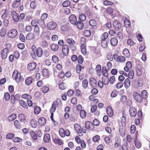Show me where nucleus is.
Here are the masks:
<instances>
[{
	"label": "nucleus",
	"instance_id": "f257e3e1",
	"mask_svg": "<svg viewBox=\"0 0 150 150\" xmlns=\"http://www.w3.org/2000/svg\"><path fill=\"white\" fill-rule=\"evenodd\" d=\"M133 96L134 100L138 102L141 103L143 100L142 98L141 95L138 93L134 92L133 94Z\"/></svg>",
	"mask_w": 150,
	"mask_h": 150
},
{
	"label": "nucleus",
	"instance_id": "f03ea898",
	"mask_svg": "<svg viewBox=\"0 0 150 150\" xmlns=\"http://www.w3.org/2000/svg\"><path fill=\"white\" fill-rule=\"evenodd\" d=\"M17 34L18 32L16 29H12L9 31L8 35L10 38H13L17 36Z\"/></svg>",
	"mask_w": 150,
	"mask_h": 150
},
{
	"label": "nucleus",
	"instance_id": "7ed1b4c3",
	"mask_svg": "<svg viewBox=\"0 0 150 150\" xmlns=\"http://www.w3.org/2000/svg\"><path fill=\"white\" fill-rule=\"evenodd\" d=\"M47 27L49 30H53L56 28L57 24L54 22L51 21L47 23Z\"/></svg>",
	"mask_w": 150,
	"mask_h": 150
},
{
	"label": "nucleus",
	"instance_id": "20e7f679",
	"mask_svg": "<svg viewBox=\"0 0 150 150\" xmlns=\"http://www.w3.org/2000/svg\"><path fill=\"white\" fill-rule=\"evenodd\" d=\"M20 96L18 94H16L15 96L12 95L11 97V103L14 104L16 101H18L20 99Z\"/></svg>",
	"mask_w": 150,
	"mask_h": 150
},
{
	"label": "nucleus",
	"instance_id": "39448f33",
	"mask_svg": "<svg viewBox=\"0 0 150 150\" xmlns=\"http://www.w3.org/2000/svg\"><path fill=\"white\" fill-rule=\"evenodd\" d=\"M12 77L16 81H19L21 79V74L18 73L17 70H15L13 74Z\"/></svg>",
	"mask_w": 150,
	"mask_h": 150
},
{
	"label": "nucleus",
	"instance_id": "423d86ee",
	"mask_svg": "<svg viewBox=\"0 0 150 150\" xmlns=\"http://www.w3.org/2000/svg\"><path fill=\"white\" fill-rule=\"evenodd\" d=\"M69 20L70 23L73 25L76 24L77 22L76 17L74 14L70 15L69 18Z\"/></svg>",
	"mask_w": 150,
	"mask_h": 150
},
{
	"label": "nucleus",
	"instance_id": "0eeeda50",
	"mask_svg": "<svg viewBox=\"0 0 150 150\" xmlns=\"http://www.w3.org/2000/svg\"><path fill=\"white\" fill-rule=\"evenodd\" d=\"M8 51L9 49L8 48H5L2 50L1 54L2 59H5L7 58Z\"/></svg>",
	"mask_w": 150,
	"mask_h": 150
},
{
	"label": "nucleus",
	"instance_id": "6e6552de",
	"mask_svg": "<svg viewBox=\"0 0 150 150\" xmlns=\"http://www.w3.org/2000/svg\"><path fill=\"white\" fill-rule=\"evenodd\" d=\"M62 51L63 54L64 55H67L69 52L68 46L67 45H64L62 47Z\"/></svg>",
	"mask_w": 150,
	"mask_h": 150
},
{
	"label": "nucleus",
	"instance_id": "1a4fd4ad",
	"mask_svg": "<svg viewBox=\"0 0 150 150\" xmlns=\"http://www.w3.org/2000/svg\"><path fill=\"white\" fill-rule=\"evenodd\" d=\"M129 112L130 116L132 117H135L137 114L136 109L133 107H131L130 108Z\"/></svg>",
	"mask_w": 150,
	"mask_h": 150
},
{
	"label": "nucleus",
	"instance_id": "9d476101",
	"mask_svg": "<svg viewBox=\"0 0 150 150\" xmlns=\"http://www.w3.org/2000/svg\"><path fill=\"white\" fill-rule=\"evenodd\" d=\"M113 25L115 29L116 30H119L121 28V25L120 22L116 20L114 21Z\"/></svg>",
	"mask_w": 150,
	"mask_h": 150
},
{
	"label": "nucleus",
	"instance_id": "9b49d317",
	"mask_svg": "<svg viewBox=\"0 0 150 150\" xmlns=\"http://www.w3.org/2000/svg\"><path fill=\"white\" fill-rule=\"evenodd\" d=\"M85 128L89 130H93V124L89 121H86L85 123Z\"/></svg>",
	"mask_w": 150,
	"mask_h": 150
},
{
	"label": "nucleus",
	"instance_id": "f8f14e48",
	"mask_svg": "<svg viewBox=\"0 0 150 150\" xmlns=\"http://www.w3.org/2000/svg\"><path fill=\"white\" fill-rule=\"evenodd\" d=\"M14 125L16 128L20 129L24 127V125L22 124V123L18 120H16L14 121Z\"/></svg>",
	"mask_w": 150,
	"mask_h": 150
},
{
	"label": "nucleus",
	"instance_id": "ddd939ff",
	"mask_svg": "<svg viewBox=\"0 0 150 150\" xmlns=\"http://www.w3.org/2000/svg\"><path fill=\"white\" fill-rule=\"evenodd\" d=\"M11 14L13 20L15 22H18L19 20V17L17 13L15 11H13L11 12Z\"/></svg>",
	"mask_w": 150,
	"mask_h": 150
},
{
	"label": "nucleus",
	"instance_id": "4468645a",
	"mask_svg": "<svg viewBox=\"0 0 150 150\" xmlns=\"http://www.w3.org/2000/svg\"><path fill=\"white\" fill-rule=\"evenodd\" d=\"M89 83L93 88L96 87L97 86V81L93 78H91L89 80Z\"/></svg>",
	"mask_w": 150,
	"mask_h": 150
},
{
	"label": "nucleus",
	"instance_id": "2eb2a0df",
	"mask_svg": "<svg viewBox=\"0 0 150 150\" xmlns=\"http://www.w3.org/2000/svg\"><path fill=\"white\" fill-rule=\"evenodd\" d=\"M58 106L57 101H54L52 105V107L50 109V111L55 112L56 110V107Z\"/></svg>",
	"mask_w": 150,
	"mask_h": 150
},
{
	"label": "nucleus",
	"instance_id": "dca6fc26",
	"mask_svg": "<svg viewBox=\"0 0 150 150\" xmlns=\"http://www.w3.org/2000/svg\"><path fill=\"white\" fill-rule=\"evenodd\" d=\"M18 119L22 124H25L26 118L25 115L22 114H19L18 116Z\"/></svg>",
	"mask_w": 150,
	"mask_h": 150
},
{
	"label": "nucleus",
	"instance_id": "f3484780",
	"mask_svg": "<svg viewBox=\"0 0 150 150\" xmlns=\"http://www.w3.org/2000/svg\"><path fill=\"white\" fill-rule=\"evenodd\" d=\"M43 53V51L42 48L40 47H38L36 51L35 54H36L38 57H41L42 56Z\"/></svg>",
	"mask_w": 150,
	"mask_h": 150
},
{
	"label": "nucleus",
	"instance_id": "a211bd4d",
	"mask_svg": "<svg viewBox=\"0 0 150 150\" xmlns=\"http://www.w3.org/2000/svg\"><path fill=\"white\" fill-rule=\"evenodd\" d=\"M106 112L108 115L111 117L113 115V111L111 107L110 106H108L106 108Z\"/></svg>",
	"mask_w": 150,
	"mask_h": 150
},
{
	"label": "nucleus",
	"instance_id": "6ab92c4d",
	"mask_svg": "<svg viewBox=\"0 0 150 150\" xmlns=\"http://www.w3.org/2000/svg\"><path fill=\"white\" fill-rule=\"evenodd\" d=\"M143 81L140 79H138L135 81L134 85L137 87H141L143 85Z\"/></svg>",
	"mask_w": 150,
	"mask_h": 150
},
{
	"label": "nucleus",
	"instance_id": "aec40b11",
	"mask_svg": "<svg viewBox=\"0 0 150 150\" xmlns=\"http://www.w3.org/2000/svg\"><path fill=\"white\" fill-rule=\"evenodd\" d=\"M36 64L35 63L33 62L28 64V69L30 71L34 70L36 67Z\"/></svg>",
	"mask_w": 150,
	"mask_h": 150
},
{
	"label": "nucleus",
	"instance_id": "412c9836",
	"mask_svg": "<svg viewBox=\"0 0 150 150\" xmlns=\"http://www.w3.org/2000/svg\"><path fill=\"white\" fill-rule=\"evenodd\" d=\"M74 25H76L77 28L79 30H82L84 27L83 23L81 21H77Z\"/></svg>",
	"mask_w": 150,
	"mask_h": 150
},
{
	"label": "nucleus",
	"instance_id": "4be33fe9",
	"mask_svg": "<svg viewBox=\"0 0 150 150\" xmlns=\"http://www.w3.org/2000/svg\"><path fill=\"white\" fill-rule=\"evenodd\" d=\"M50 48L53 51H57L59 49V46L58 45L55 43H52L50 45Z\"/></svg>",
	"mask_w": 150,
	"mask_h": 150
},
{
	"label": "nucleus",
	"instance_id": "5701e85b",
	"mask_svg": "<svg viewBox=\"0 0 150 150\" xmlns=\"http://www.w3.org/2000/svg\"><path fill=\"white\" fill-rule=\"evenodd\" d=\"M42 75L45 78H48L49 75V71L47 69H45L42 70Z\"/></svg>",
	"mask_w": 150,
	"mask_h": 150
},
{
	"label": "nucleus",
	"instance_id": "b1692460",
	"mask_svg": "<svg viewBox=\"0 0 150 150\" xmlns=\"http://www.w3.org/2000/svg\"><path fill=\"white\" fill-rule=\"evenodd\" d=\"M35 35L34 33H31L28 34L26 37L27 40H31L35 39Z\"/></svg>",
	"mask_w": 150,
	"mask_h": 150
},
{
	"label": "nucleus",
	"instance_id": "393cba45",
	"mask_svg": "<svg viewBox=\"0 0 150 150\" xmlns=\"http://www.w3.org/2000/svg\"><path fill=\"white\" fill-rule=\"evenodd\" d=\"M38 123L41 126H43L46 123V119L43 117H40L38 119Z\"/></svg>",
	"mask_w": 150,
	"mask_h": 150
},
{
	"label": "nucleus",
	"instance_id": "a878e982",
	"mask_svg": "<svg viewBox=\"0 0 150 150\" xmlns=\"http://www.w3.org/2000/svg\"><path fill=\"white\" fill-rule=\"evenodd\" d=\"M30 134L31 137L32 138L33 141L35 142L37 139V136L36 134L34 132L32 131L30 132Z\"/></svg>",
	"mask_w": 150,
	"mask_h": 150
},
{
	"label": "nucleus",
	"instance_id": "bb28decb",
	"mask_svg": "<svg viewBox=\"0 0 150 150\" xmlns=\"http://www.w3.org/2000/svg\"><path fill=\"white\" fill-rule=\"evenodd\" d=\"M123 54L127 58H129L130 57V54L129 50L127 48H125L123 51Z\"/></svg>",
	"mask_w": 150,
	"mask_h": 150
},
{
	"label": "nucleus",
	"instance_id": "cd10ccee",
	"mask_svg": "<svg viewBox=\"0 0 150 150\" xmlns=\"http://www.w3.org/2000/svg\"><path fill=\"white\" fill-rule=\"evenodd\" d=\"M118 43V40L116 38H112L110 40L111 45L113 46H116Z\"/></svg>",
	"mask_w": 150,
	"mask_h": 150
},
{
	"label": "nucleus",
	"instance_id": "c85d7f7f",
	"mask_svg": "<svg viewBox=\"0 0 150 150\" xmlns=\"http://www.w3.org/2000/svg\"><path fill=\"white\" fill-rule=\"evenodd\" d=\"M89 24L93 28L96 27L97 25V22L93 19H91L89 20Z\"/></svg>",
	"mask_w": 150,
	"mask_h": 150
},
{
	"label": "nucleus",
	"instance_id": "c756f323",
	"mask_svg": "<svg viewBox=\"0 0 150 150\" xmlns=\"http://www.w3.org/2000/svg\"><path fill=\"white\" fill-rule=\"evenodd\" d=\"M126 89L128 88L130 85V82L129 79H126L124 83Z\"/></svg>",
	"mask_w": 150,
	"mask_h": 150
},
{
	"label": "nucleus",
	"instance_id": "7c9ffc66",
	"mask_svg": "<svg viewBox=\"0 0 150 150\" xmlns=\"http://www.w3.org/2000/svg\"><path fill=\"white\" fill-rule=\"evenodd\" d=\"M101 67L100 65L98 64L96 66V69L97 74L98 76H100L101 74Z\"/></svg>",
	"mask_w": 150,
	"mask_h": 150
},
{
	"label": "nucleus",
	"instance_id": "2f4dec72",
	"mask_svg": "<svg viewBox=\"0 0 150 150\" xmlns=\"http://www.w3.org/2000/svg\"><path fill=\"white\" fill-rule=\"evenodd\" d=\"M50 139V134H45L44 137V141L46 143L48 142Z\"/></svg>",
	"mask_w": 150,
	"mask_h": 150
},
{
	"label": "nucleus",
	"instance_id": "473e14b6",
	"mask_svg": "<svg viewBox=\"0 0 150 150\" xmlns=\"http://www.w3.org/2000/svg\"><path fill=\"white\" fill-rule=\"evenodd\" d=\"M66 41L67 43L71 45H73L75 44V42L71 38H68Z\"/></svg>",
	"mask_w": 150,
	"mask_h": 150
},
{
	"label": "nucleus",
	"instance_id": "72a5a7b5",
	"mask_svg": "<svg viewBox=\"0 0 150 150\" xmlns=\"http://www.w3.org/2000/svg\"><path fill=\"white\" fill-rule=\"evenodd\" d=\"M53 142L54 143L58 144L59 145H62L63 143L62 141L58 138H55L53 139Z\"/></svg>",
	"mask_w": 150,
	"mask_h": 150
},
{
	"label": "nucleus",
	"instance_id": "f704fd0d",
	"mask_svg": "<svg viewBox=\"0 0 150 150\" xmlns=\"http://www.w3.org/2000/svg\"><path fill=\"white\" fill-rule=\"evenodd\" d=\"M101 44L102 47L104 48H105L108 46V41L107 40H101Z\"/></svg>",
	"mask_w": 150,
	"mask_h": 150
},
{
	"label": "nucleus",
	"instance_id": "c9c22d12",
	"mask_svg": "<svg viewBox=\"0 0 150 150\" xmlns=\"http://www.w3.org/2000/svg\"><path fill=\"white\" fill-rule=\"evenodd\" d=\"M16 118V114H12L8 117V119L10 122L14 120Z\"/></svg>",
	"mask_w": 150,
	"mask_h": 150
},
{
	"label": "nucleus",
	"instance_id": "e433bc0d",
	"mask_svg": "<svg viewBox=\"0 0 150 150\" xmlns=\"http://www.w3.org/2000/svg\"><path fill=\"white\" fill-rule=\"evenodd\" d=\"M34 31L35 34L37 36H39L40 34V29L38 26H36L35 27L34 29Z\"/></svg>",
	"mask_w": 150,
	"mask_h": 150
},
{
	"label": "nucleus",
	"instance_id": "4c0bfd02",
	"mask_svg": "<svg viewBox=\"0 0 150 150\" xmlns=\"http://www.w3.org/2000/svg\"><path fill=\"white\" fill-rule=\"evenodd\" d=\"M81 50L83 54L85 55L86 54V50L85 46L84 44H82L81 45Z\"/></svg>",
	"mask_w": 150,
	"mask_h": 150
},
{
	"label": "nucleus",
	"instance_id": "58836bf2",
	"mask_svg": "<svg viewBox=\"0 0 150 150\" xmlns=\"http://www.w3.org/2000/svg\"><path fill=\"white\" fill-rule=\"evenodd\" d=\"M108 36V33L107 32L103 33L101 35L100 39L101 40H106Z\"/></svg>",
	"mask_w": 150,
	"mask_h": 150
},
{
	"label": "nucleus",
	"instance_id": "ea45409f",
	"mask_svg": "<svg viewBox=\"0 0 150 150\" xmlns=\"http://www.w3.org/2000/svg\"><path fill=\"white\" fill-rule=\"evenodd\" d=\"M33 81V79L31 77L28 78L25 81V83L26 85L28 86L30 85Z\"/></svg>",
	"mask_w": 150,
	"mask_h": 150
},
{
	"label": "nucleus",
	"instance_id": "a19ab883",
	"mask_svg": "<svg viewBox=\"0 0 150 150\" xmlns=\"http://www.w3.org/2000/svg\"><path fill=\"white\" fill-rule=\"evenodd\" d=\"M6 29L4 28H2L0 30V35L2 37H4L6 34Z\"/></svg>",
	"mask_w": 150,
	"mask_h": 150
},
{
	"label": "nucleus",
	"instance_id": "79ce46f5",
	"mask_svg": "<svg viewBox=\"0 0 150 150\" xmlns=\"http://www.w3.org/2000/svg\"><path fill=\"white\" fill-rule=\"evenodd\" d=\"M88 81L87 80L85 79L82 81V86L83 88L86 89L88 87Z\"/></svg>",
	"mask_w": 150,
	"mask_h": 150
},
{
	"label": "nucleus",
	"instance_id": "37998d69",
	"mask_svg": "<svg viewBox=\"0 0 150 150\" xmlns=\"http://www.w3.org/2000/svg\"><path fill=\"white\" fill-rule=\"evenodd\" d=\"M148 93L146 90L143 91L141 93V96L143 98H145L148 97Z\"/></svg>",
	"mask_w": 150,
	"mask_h": 150
},
{
	"label": "nucleus",
	"instance_id": "c03bdc74",
	"mask_svg": "<svg viewBox=\"0 0 150 150\" xmlns=\"http://www.w3.org/2000/svg\"><path fill=\"white\" fill-rule=\"evenodd\" d=\"M102 79L103 84L105 85H107L109 82L108 78L102 77Z\"/></svg>",
	"mask_w": 150,
	"mask_h": 150
},
{
	"label": "nucleus",
	"instance_id": "a18cd8bd",
	"mask_svg": "<svg viewBox=\"0 0 150 150\" xmlns=\"http://www.w3.org/2000/svg\"><path fill=\"white\" fill-rule=\"evenodd\" d=\"M134 76V72L133 70H130L127 74V76L128 78L130 79H132Z\"/></svg>",
	"mask_w": 150,
	"mask_h": 150
},
{
	"label": "nucleus",
	"instance_id": "49530a36",
	"mask_svg": "<svg viewBox=\"0 0 150 150\" xmlns=\"http://www.w3.org/2000/svg\"><path fill=\"white\" fill-rule=\"evenodd\" d=\"M19 103L24 108H28V106L26 103L23 100H20L19 101Z\"/></svg>",
	"mask_w": 150,
	"mask_h": 150
},
{
	"label": "nucleus",
	"instance_id": "de8ad7c7",
	"mask_svg": "<svg viewBox=\"0 0 150 150\" xmlns=\"http://www.w3.org/2000/svg\"><path fill=\"white\" fill-rule=\"evenodd\" d=\"M80 115L81 118H85L86 116V111L84 110H81L80 111Z\"/></svg>",
	"mask_w": 150,
	"mask_h": 150
},
{
	"label": "nucleus",
	"instance_id": "09e8293b",
	"mask_svg": "<svg viewBox=\"0 0 150 150\" xmlns=\"http://www.w3.org/2000/svg\"><path fill=\"white\" fill-rule=\"evenodd\" d=\"M71 4V2L69 1H64L62 3V5L64 7H67L69 6Z\"/></svg>",
	"mask_w": 150,
	"mask_h": 150
},
{
	"label": "nucleus",
	"instance_id": "8fccbe9b",
	"mask_svg": "<svg viewBox=\"0 0 150 150\" xmlns=\"http://www.w3.org/2000/svg\"><path fill=\"white\" fill-rule=\"evenodd\" d=\"M30 124L32 127L33 128H35L37 126L36 122L34 120L32 119L31 120Z\"/></svg>",
	"mask_w": 150,
	"mask_h": 150
},
{
	"label": "nucleus",
	"instance_id": "3c124183",
	"mask_svg": "<svg viewBox=\"0 0 150 150\" xmlns=\"http://www.w3.org/2000/svg\"><path fill=\"white\" fill-rule=\"evenodd\" d=\"M86 16L85 14L83 13H81L79 16V18L80 20L82 21H84L86 19Z\"/></svg>",
	"mask_w": 150,
	"mask_h": 150
},
{
	"label": "nucleus",
	"instance_id": "603ef678",
	"mask_svg": "<svg viewBox=\"0 0 150 150\" xmlns=\"http://www.w3.org/2000/svg\"><path fill=\"white\" fill-rule=\"evenodd\" d=\"M134 143L135 145L137 148L139 149L141 147L142 144L140 142L135 140L134 141Z\"/></svg>",
	"mask_w": 150,
	"mask_h": 150
},
{
	"label": "nucleus",
	"instance_id": "864d4df0",
	"mask_svg": "<svg viewBox=\"0 0 150 150\" xmlns=\"http://www.w3.org/2000/svg\"><path fill=\"white\" fill-rule=\"evenodd\" d=\"M65 131L62 128H61L59 131V133L60 136L62 137H65Z\"/></svg>",
	"mask_w": 150,
	"mask_h": 150
},
{
	"label": "nucleus",
	"instance_id": "5fc2aeb1",
	"mask_svg": "<svg viewBox=\"0 0 150 150\" xmlns=\"http://www.w3.org/2000/svg\"><path fill=\"white\" fill-rule=\"evenodd\" d=\"M41 45L43 47H47L48 44L47 42L45 40L42 41L41 43Z\"/></svg>",
	"mask_w": 150,
	"mask_h": 150
},
{
	"label": "nucleus",
	"instance_id": "6e6d98bb",
	"mask_svg": "<svg viewBox=\"0 0 150 150\" xmlns=\"http://www.w3.org/2000/svg\"><path fill=\"white\" fill-rule=\"evenodd\" d=\"M22 97L23 98L27 100H30L31 98V96L27 94H24L22 95Z\"/></svg>",
	"mask_w": 150,
	"mask_h": 150
},
{
	"label": "nucleus",
	"instance_id": "4d7b16f0",
	"mask_svg": "<svg viewBox=\"0 0 150 150\" xmlns=\"http://www.w3.org/2000/svg\"><path fill=\"white\" fill-rule=\"evenodd\" d=\"M41 90L43 93H46L49 91V88L46 86H43Z\"/></svg>",
	"mask_w": 150,
	"mask_h": 150
},
{
	"label": "nucleus",
	"instance_id": "13d9d810",
	"mask_svg": "<svg viewBox=\"0 0 150 150\" xmlns=\"http://www.w3.org/2000/svg\"><path fill=\"white\" fill-rule=\"evenodd\" d=\"M41 111L40 108L38 106L36 107L34 109V112L36 114H39Z\"/></svg>",
	"mask_w": 150,
	"mask_h": 150
},
{
	"label": "nucleus",
	"instance_id": "bf43d9fd",
	"mask_svg": "<svg viewBox=\"0 0 150 150\" xmlns=\"http://www.w3.org/2000/svg\"><path fill=\"white\" fill-rule=\"evenodd\" d=\"M4 97L5 100L6 101H8L10 98V95L8 92H6L4 94Z\"/></svg>",
	"mask_w": 150,
	"mask_h": 150
},
{
	"label": "nucleus",
	"instance_id": "052dcab7",
	"mask_svg": "<svg viewBox=\"0 0 150 150\" xmlns=\"http://www.w3.org/2000/svg\"><path fill=\"white\" fill-rule=\"evenodd\" d=\"M52 60L53 62L54 63L58 62L59 61L58 57L55 55H53L52 56Z\"/></svg>",
	"mask_w": 150,
	"mask_h": 150
},
{
	"label": "nucleus",
	"instance_id": "680f3d73",
	"mask_svg": "<svg viewBox=\"0 0 150 150\" xmlns=\"http://www.w3.org/2000/svg\"><path fill=\"white\" fill-rule=\"evenodd\" d=\"M14 137V134L12 133H10L6 135V138L8 139H11Z\"/></svg>",
	"mask_w": 150,
	"mask_h": 150
},
{
	"label": "nucleus",
	"instance_id": "e2e57ef3",
	"mask_svg": "<svg viewBox=\"0 0 150 150\" xmlns=\"http://www.w3.org/2000/svg\"><path fill=\"white\" fill-rule=\"evenodd\" d=\"M83 35L86 37H89L91 35V32L90 30H85L83 32Z\"/></svg>",
	"mask_w": 150,
	"mask_h": 150
},
{
	"label": "nucleus",
	"instance_id": "0e129e2a",
	"mask_svg": "<svg viewBox=\"0 0 150 150\" xmlns=\"http://www.w3.org/2000/svg\"><path fill=\"white\" fill-rule=\"evenodd\" d=\"M124 22L126 27H128L131 26V23L129 20L126 19L124 21Z\"/></svg>",
	"mask_w": 150,
	"mask_h": 150
},
{
	"label": "nucleus",
	"instance_id": "69168bd1",
	"mask_svg": "<svg viewBox=\"0 0 150 150\" xmlns=\"http://www.w3.org/2000/svg\"><path fill=\"white\" fill-rule=\"evenodd\" d=\"M20 4V2L16 1L15 0L12 4V6L13 8H17Z\"/></svg>",
	"mask_w": 150,
	"mask_h": 150
},
{
	"label": "nucleus",
	"instance_id": "338daca9",
	"mask_svg": "<svg viewBox=\"0 0 150 150\" xmlns=\"http://www.w3.org/2000/svg\"><path fill=\"white\" fill-rule=\"evenodd\" d=\"M48 32H45L43 33L42 36L47 40H49L50 38V37L48 35Z\"/></svg>",
	"mask_w": 150,
	"mask_h": 150
},
{
	"label": "nucleus",
	"instance_id": "774afa93",
	"mask_svg": "<svg viewBox=\"0 0 150 150\" xmlns=\"http://www.w3.org/2000/svg\"><path fill=\"white\" fill-rule=\"evenodd\" d=\"M145 43H142L139 47V50L140 52H142L145 49Z\"/></svg>",
	"mask_w": 150,
	"mask_h": 150
}]
</instances>
